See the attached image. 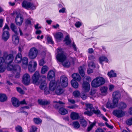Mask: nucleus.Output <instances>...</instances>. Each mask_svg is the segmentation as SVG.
I'll use <instances>...</instances> for the list:
<instances>
[{
	"mask_svg": "<svg viewBox=\"0 0 132 132\" xmlns=\"http://www.w3.org/2000/svg\"><path fill=\"white\" fill-rule=\"evenodd\" d=\"M2 57L4 60V62L6 64H7V69L8 70L14 69V65L11 64V63L12 62L13 60L14 57L12 54H8L7 53L5 52L4 53Z\"/></svg>",
	"mask_w": 132,
	"mask_h": 132,
	"instance_id": "nucleus-1",
	"label": "nucleus"
},
{
	"mask_svg": "<svg viewBox=\"0 0 132 132\" xmlns=\"http://www.w3.org/2000/svg\"><path fill=\"white\" fill-rule=\"evenodd\" d=\"M86 111L84 112V114L85 115H87L89 116H91L93 112L97 114V115H100L101 113L100 111L98 110H95L94 109L92 105L89 104H86Z\"/></svg>",
	"mask_w": 132,
	"mask_h": 132,
	"instance_id": "nucleus-2",
	"label": "nucleus"
},
{
	"mask_svg": "<svg viewBox=\"0 0 132 132\" xmlns=\"http://www.w3.org/2000/svg\"><path fill=\"white\" fill-rule=\"evenodd\" d=\"M105 82V80L103 77H97L93 80L91 82V85L94 87H98L103 85Z\"/></svg>",
	"mask_w": 132,
	"mask_h": 132,
	"instance_id": "nucleus-3",
	"label": "nucleus"
},
{
	"mask_svg": "<svg viewBox=\"0 0 132 132\" xmlns=\"http://www.w3.org/2000/svg\"><path fill=\"white\" fill-rule=\"evenodd\" d=\"M58 53L56 55V58L59 62L63 63L66 60L67 57L63 51V49L59 48L57 50Z\"/></svg>",
	"mask_w": 132,
	"mask_h": 132,
	"instance_id": "nucleus-4",
	"label": "nucleus"
},
{
	"mask_svg": "<svg viewBox=\"0 0 132 132\" xmlns=\"http://www.w3.org/2000/svg\"><path fill=\"white\" fill-rule=\"evenodd\" d=\"M41 76L38 71H36L32 76V78L34 83L40 84L39 88L41 89V79L40 78Z\"/></svg>",
	"mask_w": 132,
	"mask_h": 132,
	"instance_id": "nucleus-5",
	"label": "nucleus"
},
{
	"mask_svg": "<svg viewBox=\"0 0 132 132\" xmlns=\"http://www.w3.org/2000/svg\"><path fill=\"white\" fill-rule=\"evenodd\" d=\"M37 63L33 61H30L28 64V69L29 71L31 73L34 72L36 70Z\"/></svg>",
	"mask_w": 132,
	"mask_h": 132,
	"instance_id": "nucleus-6",
	"label": "nucleus"
},
{
	"mask_svg": "<svg viewBox=\"0 0 132 132\" xmlns=\"http://www.w3.org/2000/svg\"><path fill=\"white\" fill-rule=\"evenodd\" d=\"M22 6L23 7L27 9H30L33 10L35 9L36 8V6L33 3L26 1H23L22 4Z\"/></svg>",
	"mask_w": 132,
	"mask_h": 132,
	"instance_id": "nucleus-7",
	"label": "nucleus"
},
{
	"mask_svg": "<svg viewBox=\"0 0 132 132\" xmlns=\"http://www.w3.org/2000/svg\"><path fill=\"white\" fill-rule=\"evenodd\" d=\"M38 53L37 49L34 47L31 48L29 51L28 55L29 58L31 59H35L37 56Z\"/></svg>",
	"mask_w": 132,
	"mask_h": 132,
	"instance_id": "nucleus-8",
	"label": "nucleus"
},
{
	"mask_svg": "<svg viewBox=\"0 0 132 132\" xmlns=\"http://www.w3.org/2000/svg\"><path fill=\"white\" fill-rule=\"evenodd\" d=\"M113 101L114 103H118V101L121 98V95L119 91L114 92L112 95Z\"/></svg>",
	"mask_w": 132,
	"mask_h": 132,
	"instance_id": "nucleus-9",
	"label": "nucleus"
},
{
	"mask_svg": "<svg viewBox=\"0 0 132 132\" xmlns=\"http://www.w3.org/2000/svg\"><path fill=\"white\" fill-rule=\"evenodd\" d=\"M30 76L28 73L24 74L23 76L22 81L23 83L26 85H28L30 81Z\"/></svg>",
	"mask_w": 132,
	"mask_h": 132,
	"instance_id": "nucleus-10",
	"label": "nucleus"
},
{
	"mask_svg": "<svg viewBox=\"0 0 132 132\" xmlns=\"http://www.w3.org/2000/svg\"><path fill=\"white\" fill-rule=\"evenodd\" d=\"M113 114L118 118L122 117L125 115L124 112L122 110L117 109L113 111Z\"/></svg>",
	"mask_w": 132,
	"mask_h": 132,
	"instance_id": "nucleus-11",
	"label": "nucleus"
},
{
	"mask_svg": "<svg viewBox=\"0 0 132 132\" xmlns=\"http://www.w3.org/2000/svg\"><path fill=\"white\" fill-rule=\"evenodd\" d=\"M14 69L11 70L10 71H14L15 73H16L15 76V78H18L20 77V72L21 71V69L20 67L18 65H14Z\"/></svg>",
	"mask_w": 132,
	"mask_h": 132,
	"instance_id": "nucleus-12",
	"label": "nucleus"
},
{
	"mask_svg": "<svg viewBox=\"0 0 132 132\" xmlns=\"http://www.w3.org/2000/svg\"><path fill=\"white\" fill-rule=\"evenodd\" d=\"M61 84L63 87H66L68 85V81L67 77L64 76H62L60 78Z\"/></svg>",
	"mask_w": 132,
	"mask_h": 132,
	"instance_id": "nucleus-13",
	"label": "nucleus"
},
{
	"mask_svg": "<svg viewBox=\"0 0 132 132\" xmlns=\"http://www.w3.org/2000/svg\"><path fill=\"white\" fill-rule=\"evenodd\" d=\"M23 21V18L21 16V14H17L15 19L16 24L19 26H20L22 24Z\"/></svg>",
	"mask_w": 132,
	"mask_h": 132,
	"instance_id": "nucleus-14",
	"label": "nucleus"
},
{
	"mask_svg": "<svg viewBox=\"0 0 132 132\" xmlns=\"http://www.w3.org/2000/svg\"><path fill=\"white\" fill-rule=\"evenodd\" d=\"M54 36L56 40L60 41L63 38V35L61 32H58L54 35Z\"/></svg>",
	"mask_w": 132,
	"mask_h": 132,
	"instance_id": "nucleus-15",
	"label": "nucleus"
},
{
	"mask_svg": "<svg viewBox=\"0 0 132 132\" xmlns=\"http://www.w3.org/2000/svg\"><path fill=\"white\" fill-rule=\"evenodd\" d=\"M10 34L8 30H4L2 35V39L4 41H6L9 38Z\"/></svg>",
	"mask_w": 132,
	"mask_h": 132,
	"instance_id": "nucleus-16",
	"label": "nucleus"
},
{
	"mask_svg": "<svg viewBox=\"0 0 132 132\" xmlns=\"http://www.w3.org/2000/svg\"><path fill=\"white\" fill-rule=\"evenodd\" d=\"M82 88L86 92H88L90 89V84L88 82L84 81L82 84Z\"/></svg>",
	"mask_w": 132,
	"mask_h": 132,
	"instance_id": "nucleus-17",
	"label": "nucleus"
},
{
	"mask_svg": "<svg viewBox=\"0 0 132 132\" xmlns=\"http://www.w3.org/2000/svg\"><path fill=\"white\" fill-rule=\"evenodd\" d=\"M4 60L2 57H0V72H3L6 69V66L4 64Z\"/></svg>",
	"mask_w": 132,
	"mask_h": 132,
	"instance_id": "nucleus-18",
	"label": "nucleus"
},
{
	"mask_svg": "<svg viewBox=\"0 0 132 132\" xmlns=\"http://www.w3.org/2000/svg\"><path fill=\"white\" fill-rule=\"evenodd\" d=\"M55 73L53 70H51L48 73L47 78L48 79L50 80L54 79L55 78Z\"/></svg>",
	"mask_w": 132,
	"mask_h": 132,
	"instance_id": "nucleus-19",
	"label": "nucleus"
},
{
	"mask_svg": "<svg viewBox=\"0 0 132 132\" xmlns=\"http://www.w3.org/2000/svg\"><path fill=\"white\" fill-rule=\"evenodd\" d=\"M57 86V83L55 80L51 81L49 85L50 89L52 91H54L55 89Z\"/></svg>",
	"mask_w": 132,
	"mask_h": 132,
	"instance_id": "nucleus-20",
	"label": "nucleus"
},
{
	"mask_svg": "<svg viewBox=\"0 0 132 132\" xmlns=\"http://www.w3.org/2000/svg\"><path fill=\"white\" fill-rule=\"evenodd\" d=\"M18 34H15L12 35V40L13 43L15 45H17L19 42V39L18 36Z\"/></svg>",
	"mask_w": 132,
	"mask_h": 132,
	"instance_id": "nucleus-21",
	"label": "nucleus"
},
{
	"mask_svg": "<svg viewBox=\"0 0 132 132\" xmlns=\"http://www.w3.org/2000/svg\"><path fill=\"white\" fill-rule=\"evenodd\" d=\"M21 61L22 63V67L24 68H26L27 66L28 62V58L26 57H24L22 59Z\"/></svg>",
	"mask_w": 132,
	"mask_h": 132,
	"instance_id": "nucleus-22",
	"label": "nucleus"
},
{
	"mask_svg": "<svg viewBox=\"0 0 132 132\" xmlns=\"http://www.w3.org/2000/svg\"><path fill=\"white\" fill-rule=\"evenodd\" d=\"M11 101L12 104L14 106L17 107L19 106L20 102L17 98L15 97H13L12 98Z\"/></svg>",
	"mask_w": 132,
	"mask_h": 132,
	"instance_id": "nucleus-23",
	"label": "nucleus"
},
{
	"mask_svg": "<svg viewBox=\"0 0 132 132\" xmlns=\"http://www.w3.org/2000/svg\"><path fill=\"white\" fill-rule=\"evenodd\" d=\"M42 90H44V93L47 94L48 93V91L47 90V88L46 87V83L45 80H44L42 82Z\"/></svg>",
	"mask_w": 132,
	"mask_h": 132,
	"instance_id": "nucleus-24",
	"label": "nucleus"
},
{
	"mask_svg": "<svg viewBox=\"0 0 132 132\" xmlns=\"http://www.w3.org/2000/svg\"><path fill=\"white\" fill-rule=\"evenodd\" d=\"M108 88L106 86H103L101 87L100 89L101 94L103 95H106L108 93Z\"/></svg>",
	"mask_w": 132,
	"mask_h": 132,
	"instance_id": "nucleus-25",
	"label": "nucleus"
},
{
	"mask_svg": "<svg viewBox=\"0 0 132 132\" xmlns=\"http://www.w3.org/2000/svg\"><path fill=\"white\" fill-rule=\"evenodd\" d=\"M70 117L72 120H75L78 119L79 118V116L78 113L73 112L71 113Z\"/></svg>",
	"mask_w": 132,
	"mask_h": 132,
	"instance_id": "nucleus-26",
	"label": "nucleus"
},
{
	"mask_svg": "<svg viewBox=\"0 0 132 132\" xmlns=\"http://www.w3.org/2000/svg\"><path fill=\"white\" fill-rule=\"evenodd\" d=\"M22 55L20 53H18L15 59V62L16 63H20L22 60Z\"/></svg>",
	"mask_w": 132,
	"mask_h": 132,
	"instance_id": "nucleus-27",
	"label": "nucleus"
},
{
	"mask_svg": "<svg viewBox=\"0 0 132 132\" xmlns=\"http://www.w3.org/2000/svg\"><path fill=\"white\" fill-rule=\"evenodd\" d=\"M117 103H114L113 102L112 103L108 102L106 105V107L108 108H114L117 106Z\"/></svg>",
	"mask_w": 132,
	"mask_h": 132,
	"instance_id": "nucleus-28",
	"label": "nucleus"
},
{
	"mask_svg": "<svg viewBox=\"0 0 132 132\" xmlns=\"http://www.w3.org/2000/svg\"><path fill=\"white\" fill-rule=\"evenodd\" d=\"M63 92V90L61 86L58 85L55 90V93L57 95L62 94Z\"/></svg>",
	"mask_w": 132,
	"mask_h": 132,
	"instance_id": "nucleus-29",
	"label": "nucleus"
},
{
	"mask_svg": "<svg viewBox=\"0 0 132 132\" xmlns=\"http://www.w3.org/2000/svg\"><path fill=\"white\" fill-rule=\"evenodd\" d=\"M99 61L100 63L102 64L103 62L105 61L106 62H108L109 60L106 57L104 56H102L99 57Z\"/></svg>",
	"mask_w": 132,
	"mask_h": 132,
	"instance_id": "nucleus-30",
	"label": "nucleus"
},
{
	"mask_svg": "<svg viewBox=\"0 0 132 132\" xmlns=\"http://www.w3.org/2000/svg\"><path fill=\"white\" fill-rule=\"evenodd\" d=\"M117 107L120 109H124L126 108L127 107L126 104L123 102H121L118 104H117Z\"/></svg>",
	"mask_w": 132,
	"mask_h": 132,
	"instance_id": "nucleus-31",
	"label": "nucleus"
},
{
	"mask_svg": "<svg viewBox=\"0 0 132 132\" xmlns=\"http://www.w3.org/2000/svg\"><path fill=\"white\" fill-rule=\"evenodd\" d=\"M10 27L12 30L14 32L15 34L16 35L18 34V29L14 24L12 23Z\"/></svg>",
	"mask_w": 132,
	"mask_h": 132,
	"instance_id": "nucleus-32",
	"label": "nucleus"
},
{
	"mask_svg": "<svg viewBox=\"0 0 132 132\" xmlns=\"http://www.w3.org/2000/svg\"><path fill=\"white\" fill-rule=\"evenodd\" d=\"M7 97L5 94H0V101L3 102L7 100Z\"/></svg>",
	"mask_w": 132,
	"mask_h": 132,
	"instance_id": "nucleus-33",
	"label": "nucleus"
},
{
	"mask_svg": "<svg viewBox=\"0 0 132 132\" xmlns=\"http://www.w3.org/2000/svg\"><path fill=\"white\" fill-rule=\"evenodd\" d=\"M85 69L84 66H80L79 68V72L82 77L85 75L84 70Z\"/></svg>",
	"mask_w": 132,
	"mask_h": 132,
	"instance_id": "nucleus-34",
	"label": "nucleus"
},
{
	"mask_svg": "<svg viewBox=\"0 0 132 132\" xmlns=\"http://www.w3.org/2000/svg\"><path fill=\"white\" fill-rule=\"evenodd\" d=\"M72 76L74 79L77 81H80V76L78 73H74L72 75Z\"/></svg>",
	"mask_w": 132,
	"mask_h": 132,
	"instance_id": "nucleus-35",
	"label": "nucleus"
},
{
	"mask_svg": "<svg viewBox=\"0 0 132 132\" xmlns=\"http://www.w3.org/2000/svg\"><path fill=\"white\" fill-rule=\"evenodd\" d=\"M108 75L110 78L115 77L117 76V74L114 71L111 70L108 72Z\"/></svg>",
	"mask_w": 132,
	"mask_h": 132,
	"instance_id": "nucleus-36",
	"label": "nucleus"
},
{
	"mask_svg": "<svg viewBox=\"0 0 132 132\" xmlns=\"http://www.w3.org/2000/svg\"><path fill=\"white\" fill-rule=\"evenodd\" d=\"M59 113L62 115H64L68 113V112L66 109L63 108H61L59 110Z\"/></svg>",
	"mask_w": 132,
	"mask_h": 132,
	"instance_id": "nucleus-37",
	"label": "nucleus"
},
{
	"mask_svg": "<svg viewBox=\"0 0 132 132\" xmlns=\"http://www.w3.org/2000/svg\"><path fill=\"white\" fill-rule=\"evenodd\" d=\"M71 84L74 88H76L78 87V84L75 80H72L71 81Z\"/></svg>",
	"mask_w": 132,
	"mask_h": 132,
	"instance_id": "nucleus-38",
	"label": "nucleus"
},
{
	"mask_svg": "<svg viewBox=\"0 0 132 132\" xmlns=\"http://www.w3.org/2000/svg\"><path fill=\"white\" fill-rule=\"evenodd\" d=\"M64 41L65 42V44L67 45H69L71 43V41L68 35L66 36L64 40Z\"/></svg>",
	"mask_w": 132,
	"mask_h": 132,
	"instance_id": "nucleus-39",
	"label": "nucleus"
},
{
	"mask_svg": "<svg viewBox=\"0 0 132 132\" xmlns=\"http://www.w3.org/2000/svg\"><path fill=\"white\" fill-rule=\"evenodd\" d=\"M80 124L83 127H85L87 125V122L84 119H80Z\"/></svg>",
	"mask_w": 132,
	"mask_h": 132,
	"instance_id": "nucleus-40",
	"label": "nucleus"
},
{
	"mask_svg": "<svg viewBox=\"0 0 132 132\" xmlns=\"http://www.w3.org/2000/svg\"><path fill=\"white\" fill-rule=\"evenodd\" d=\"M72 125L74 128L75 129H78L80 127V125L77 121H75L73 122Z\"/></svg>",
	"mask_w": 132,
	"mask_h": 132,
	"instance_id": "nucleus-41",
	"label": "nucleus"
},
{
	"mask_svg": "<svg viewBox=\"0 0 132 132\" xmlns=\"http://www.w3.org/2000/svg\"><path fill=\"white\" fill-rule=\"evenodd\" d=\"M62 63L63 66L65 67H68L70 65V62L69 61L67 60L66 59Z\"/></svg>",
	"mask_w": 132,
	"mask_h": 132,
	"instance_id": "nucleus-42",
	"label": "nucleus"
},
{
	"mask_svg": "<svg viewBox=\"0 0 132 132\" xmlns=\"http://www.w3.org/2000/svg\"><path fill=\"white\" fill-rule=\"evenodd\" d=\"M88 66L89 68L93 69L95 67V64L93 62L88 61Z\"/></svg>",
	"mask_w": 132,
	"mask_h": 132,
	"instance_id": "nucleus-43",
	"label": "nucleus"
},
{
	"mask_svg": "<svg viewBox=\"0 0 132 132\" xmlns=\"http://www.w3.org/2000/svg\"><path fill=\"white\" fill-rule=\"evenodd\" d=\"M50 102V100H42V105H48L49 104Z\"/></svg>",
	"mask_w": 132,
	"mask_h": 132,
	"instance_id": "nucleus-44",
	"label": "nucleus"
},
{
	"mask_svg": "<svg viewBox=\"0 0 132 132\" xmlns=\"http://www.w3.org/2000/svg\"><path fill=\"white\" fill-rule=\"evenodd\" d=\"M73 95L75 97L77 98L79 97L80 92L79 91L76 90L73 92Z\"/></svg>",
	"mask_w": 132,
	"mask_h": 132,
	"instance_id": "nucleus-45",
	"label": "nucleus"
},
{
	"mask_svg": "<svg viewBox=\"0 0 132 132\" xmlns=\"http://www.w3.org/2000/svg\"><path fill=\"white\" fill-rule=\"evenodd\" d=\"M48 68L46 65H44L42 67V73H44L48 70Z\"/></svg>",
	"mask_w": 132,
	"mask_h": 132,
	"instance_id": "nucleus-46",
	"label": "nucleus"
},
{
	"mask_svg": "<svg viewBox=\"0 0 132 132\" xmlns=\"http://www.w3.org/2000/svg\"><path fill=\"white\" fill-rule=\"evenodd\" d=\"M24 108H26L27 109H29V107L28 106H24L23 107H21L20 109V110L21 111V112H23V113H26V115H27L28 114V113L27 112H25L24 111H23V110H24Z\"/></svg>",
	"mask_w": 132,
	"mask_h": 132,
	"instance_id": "nucleus-47",
	"label": "nucleus"
},
{
	"mask_svg": "<svg viewBox=\"0 0 132 132\" xmlns=\"http://www.w3.org/2000/svg\"><path fill=\"white\" fill-rule=\"evenodd\" d=\"M34 123L37 124L40 123L41 120L40 119L38 118H34Z\"/></svg>",
	"mask_w": 132,
	"mask_h": 132,
	"instance_id": "nucleus-48",
	"label": "nucleus"
},
{
	"mask_svg": "<svg viewBox=\"0 0 132 132\" xmlns=\"http://www.w3.org/2000/svg\"><path fill=\"white\" fill-rule=\"evenodd\" d=\"M53 102L54 103H57L56 104L55 106V108H58L60 106V104H63L64 103L63 102L61 101H59L58 102L55 101H53Z\"/></svg>",
	"mask_w": 132,
	"mask_h": 132,
	"instance_id": "nucleus-49",
	"label": "nucleus"
},
{
	"mask_svg": "<svg viewBox=\"0 0 132 132\" xmlns=\"http://www.w3.org/2000/svg\"><path fill=\"white\" fill-rule=\"evenodd\" d=\"M95 123L93 122L91 123L90 126H88L87 128V130L88 131H90L92 129L93 127L95 125Z\"/></svg>",
	"mask_w": 132,
	"mask_h": 132,
	"instance_id": "nucleus-50",
	"label": "nucleus"
},
{
	"mask_svg": "<svg viewBox=\"0 0 132 132\" xmlns=\"http://www.w3.org/2000/svg\"><path fill=\"white\" fill-rule=\"evenodd\" d=\"M114 88V86L111 84H110L109 85V90L110 92L112 91Z\"/></svg>",
	"mask_w": 132,
	"mask_h": 132,
	"instance_id": "nucleus-51",
	"label": "nucleus"
},
{
	"mask_svg": "<svg viewBox=\"0 0 132 132\" xmlns=\"http://www.w3.org/2000/svg\"><path fill=\"white\" fill-rule=\"evenodd\" d=\"M15 129L18 132H22V127L19 126L16 127Z\"/></svg>",
	"mask_w": 132,
	"mask_h": 132,
	"instance_id": "nucleus-52",
	"label": "nucleus"
},
{
	"mask_svg": "<svg viewBox=\"0 0 132 132\" xmlns=\"http://www.w3.org/2000/svg\"><path fill=\"white\" fill-rule=\"evenodd\" d=\"M88 61H89L93 60L95 58V57L92 55H88Z\"/></svg>",
	"mask_w": 132,
	"mask_h": 132,
	"instance_id": "nucleus-53",
	"label": "nucleus"
},
{
	"mask_svg": "<svg viewBox=\"0 0 132 132\" xmlns=\"http://www.w3.org/2000/svg\"><path fill=\"white\" fill-rule=\"evenodd\" d=\"M47 40L48 43L52 44L54 43V42L52 40V37H48L47 38Z\"/></svg>",
	"mask_w": 132,
	"mask_h": 132,
	"instance_id": "nucleus-54",
	"label": "nucleus"
},
{
	"mask_svg": "<svg viewBox=\"0 0 132 132\" xmlns=\"http://www.w3.org/2000/svg\"><path fill=\"white\" fill-rule=\"evenodd\" d=\"M16 89L17 91L21 94H23L24 93V92L22 90L21 88L20 87H16Z\"/></svg>",
	"mask_w": 132,
	"mask_h": 132,
	"instance_id": "nucleus-55",
	"label": "nucleus"
},
{
	"mask_svg": "<svg viewBox=\"0 0 132 132\" xmlns=\"http://www.w3.org/2000/svg\"><path fill=\"white\" fill-rule=\"evenodd\" d=\"M126 123L128 125H132V117L127 120Z\"/></svg>",
	"mask_w": 132,
	"mask_h": 132,
	"instance_id": "nucleus-56",
	"label": "nucleus"
},
{
	"mask_svg": "<svg viewBox=\"0 0 132 132\" xmlns=\"http://www.w3.org/2000/svg\"><path fill=\"white\" fill-rule=\"evenodd\" d=\"M37 128L35 126H32L31 129L30 130V132H35L36 131Z\"/></svg>",
	"mask_w": 132,
	"mask_h": 132,
	"instance_id": "nucleus-57",
	"label": "nucleus"
},
{
	"mask_svg": "<svg viewBox=\"0 0 132 132\" xmlns=\"http://www.w3.org/2000/svg\"><path fill=\"white\" fill-rule=\"evenodd\" d=\"M75 25L76 27L79 28L81 25V23L80 22L78 21L76 23Z\"/></svg>",
	"mask_w": 132,
	"mask_h": 132,
	"instance_id": "nucleus-58",
	"label": "nucleus"
},
{
	"mask_svg": "<svg viewBox=\"0 0 132 132\" xmlns=\"http://www.w3.org/2000/svg\"><path fill=\"white\" fill-rule=\"evenodd\" d=\"M68 100L69 102L71 104H74L75 103V101L73 99L69 98L68 99Z\"/></svg>",
	"mask_w": 132,
	"mask_h": 132,
	"instance_id": "nucleus-59",
	"label": "nucleus"
},
{
	"mask_svg": "<svg viewBox=\"0 0 132 132\" xmlns=\"http://www.w3.org/2000/svg\"><path fill=\"white\" fill-rule=\"evenodd\" d=\"M81 97L83 100H85L87 98V96L86 94H82L81 95Z\"/></svg>",
	"mask_w": 132,
	"mask_h": 132,
	"instance_id": "nucleus-60",
	"label": "nucleus"
},
{
	"mask_svg": "<svg viewBox=\"0 0 132 132\" xmlns=\"http://www.w3.org/2000/svg\"><path fill=\"white\" fill-rule=\"evenodd\" d=\"M84 78L88 81H91L92 80L91 78L89 76H85L84 77Z\"/></svg>",
	"mask_w": 132,
	"mask_h": 132,
	"instance_id": "nucleus-61",
	"label": "nucleus"
},
{
	"mask_svg": "<svg viewBox=\"0 0 132 132\" xmlns=\"http://www.w3.org/2000/svg\"><path fill=\"white\" fill-rule=\"evenodd\" d=\"M10 28L9 27H8V26L6 24H5L4 27L3 28V31H4V30H5L6 29H7V30H8Z\"/></svg>",
	"mask_w": 132,
	"mask_h": 132,
	"instance_id": "nucleus-62",
	"label": "nucleus"
},
{
	"mask_svg": "<svg viewBox=\"0 0 132 132\" xmlns=\"http://www.w3.org/2000/svg\"><path fill=\"white\" fill-rule=\"evenodd\" d=\"M88 52L90 54H92L94 52V50L92 48H89L88 50Z\"/></svg>",
	"mask_w": 132,
	"mask_h": 132,
	"instance_id": "nucleus-63",
	"label": "nucleus"
},
{
	"mask_svg": "<svg viewBox=\"0 0 132 132\" xmlns=\"http://www.w3.org/2000/svg\"><path fill=\"white\" fill-rule=\"evenodd\" d=\"M95 132H104L103 130L100 128H98L96 130Z\"/></svg>",
	"mask_w": 132,
	"mask_h": 132,
	"instance_id": "nucleus-64",
	"label": "nucleus"
}]
</instances>
